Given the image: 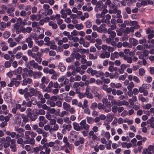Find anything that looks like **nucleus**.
I'll return each mask as SVG.
<instances>
[{
  "mask_svg": "<svg viewBox=\"0 0 154 154\" xmlns=\"http://www.w3.org/2000/svg\"><path fill=\"white\" fill-rule=\"evenodd\" d=\"M105 5L108 6L110 9L109 10V13L110 14L115 13L116 11V7L114 4L112 3L110 0H106Z\"/></svg>",
  "mask_w": 154,
  "mask_h": 154,
  "instance_id": "nucleus-1",
  "label": "nucleus"
},
{
  "mask_svg": "<svg viewBox=\"0 0 154 154\" xmlns=\"http://www.w3.org/2000/svg\"><path fill=\"white\" fill-rule=\"evenodd\" d=\"M72 11L70 9L67 8L65 9H62L60 11L62 18H66L67 15L71 14Z\"/></svg>",
  "mask_w": 154,
  "mask_h": 154,
  "instance_id": "nucleus-2",
  "label": "nucleus"
},
{
  "mask_svg": "<svg viewBox=\"0 0 154 154\" xmlns=\"http://www.w3.org/2000/svg\"><path fill=\"white\" fill-rule=\"evenodd\" d=\"M78 133L75 131H72L69 134V137L70 140L74 142L75 139H76L78 137Z\"/></svg>",
  "mask_w": 154,
  "mask_h": 154,
  "instance_id": "nucleus-3",
  "label": "nucleus"
},
{
  "mask_svg": "<svg viewBox=\"0 0 154 154\" xmlns=\"http://www.w3.org/2000/svg\"><path fill=\"white\" fill-rule=\"evenodd\" d=\"M103 2L101 1H99L96 4V7L94 8V10L96 12H98L99 11L102 10L103 6L102 5Z\"/></svg>",
  "mask_w": 154,
  "mask_h": 154,
  "instance_id": "nucleus-4",
  "label": "nucleus"
},
{
  "mask_svg": "<svg viewBox=\"0 0 154 154\" xmlns=\"http://www.w3.org/2000/svg\"><path fill=\"white\" fill-rule=\"evenodd\" d=\"M79 124L84 129L88 130L89 129L90 126L86 123L85 120H82L80 123Z\"/></svg>",
  "mask_w": 154,
  "mask_h": 154,
  "instance_id": "nucleus-5",
  "label": "nucleus"
},
{
  "mask_svg": "<svg viewBox=\"0 0 154 154\" xmlns=\"http://www.w3.org/2000/svg\"><path fill=\"white\" fill-rule=\"evenodd\" d=\"M88 101L86 99H85L83 101V104L82 105L81 102H79L78 107H82V109H84L85 108H87L88 106Z\"/></svg>",
  "mask_w": 154,
  "mask_h": 154,
  "instance_id": "nucleus-6",
  "label": "nucleus"
},
{
  "mask_svg": "<svg viewBox=\"0 0 154 154\" xmlns=\"http://www.w3.org/2000/svg\"><path fill=\"white\" fill-rule=\"evenodd\" d=\"M20 83V82L18 81L11 79L10 83L8 84V86L9 87H12L14 85L15 87H17Z\"/></svg>",
  "mask_w": 154,
  "mask_h": 154,
  "instance_id": "nucleus-7",
  "label": "nucleus"
},
{
  "mask_svg": "<svg viewBox=\"0 0 154 154\" xmlns=\"http://www.w3.org/2000/svg\"><path fill=\"white\" fill-rule=\"evenodd\" d=\"M88 137L89 138H91L94 141L97 140V135L94 133V132L90 131L88 133Z\"/></svg>",
  "mask_w": 154,
  "mask_h": 154,
  "instance_id": "nucleus-8",
  "label": "nucleus"
},
{
  "mask_svg": "<svg viewBox=\"0 0 154 154\" xmlns=\"http://www.w3.org/2000/svg\"><path fill=\"white\" fill-rule=\"evenodd\" d=\"M31 50H29L27 51V54L29 56H31L33 58H35V56H38L39 54L40 55V53L38 52L37 53H33Z\"/></svg>",
  "mask_w": 154,
  "mask_h": 154,
  "instance_id": "nucleus-9",
  "label": "nucleus"
},
{
  "mask_svg": "<svg viewBox=\"0 0 154 154\" xmlns=\"http://www.w3.org/2000/svg\"><path fill=\"white\" fill-rule=\"evenodd\" d=\"M15 8L13 7H11L8 8L6 11L7 13L8 14V15L11 17H14V11Z\"/></svg>",
  "mask_w": 154,
  "mask_h": 154,
  "instance_id": "nucleus-10",
  "label": "nucleus"
},
{
  "mask_svg": "<svg viewBox=\"0 0 154 154\" xmlns=\"http://www.w3.org/2000/svg\"><path fill=\"white\" fill-rule=\"evenodd\" d=\"M25 41L27 43L28 46L29 48H31L32 47L33 42L31 37H29L26 38Z\"/></svg>",
  "mask_w": 154,
  "mask_h": 154,
  "instance_id": "nucleus-11",
  "label": "nucleus"
},
{
  "mask_svg": "<svg viewBox=\"0 0 154 154\" xmlns=\"http://www.w3.org/2000/svg\"><path fill=\"white\" fill-rule=\"evenodd\" d=\"M85 141L84 138L83 137H80L79 140H76L74 142V144L76 146H78L80 144H83Z\"/></svg>",
  "mask_w": 154,
  "mask_h": 154,
  "instance_id": "nucleus-12",
  "label": "nucleus"
},
{
  "mask_svg": "<svg viewBox=\"0 0 154 154\" xmlns=\"http://www.w3.org/2000/svg\"><path fill=\"white\" fill-rule=\"evenodd\" d=\"M30 17V20L32 21L35 20L38 21L40 20L41 18L40 15L38 14H32L31 15Z\"/></svg>",
  "mask_w": 154,
  "mask_h": 154,
  "instance_id": "nucleus-13",
  "label": "nucleus"
},
{
  "mask_svg": "<svg viewBox=\"0 0 154 154\" xmlns=\"http://www.w3.org/2000/svg\"><path fill=\"white\" fill-rule=\"evenodd\" d=\"M129 42L131 45L134 46H136L138 43L137 40L133 38H130Z\"/></svg>",
  "mask_w": 154,
  "mask_h": 154,
  "instance_id": "nucleus-14",
  "label": "nucleus"
},
{
  "mask_svg": "<svg viewBox=\"0 0 154 154\" xmlns=\"http://www.w3.org/2000/svg\"><path fill=\"white\" fill-rule=\"evenodd\" d=\"M29 93L32 94V96H35L37 95V94L39 91L36 89L32 87H31L29 88Z\"/></svg>",
  "mask_w": 154,
  "mask_h": 154,
  "instance_id": "nucleus-15",
  "label": "nucleus"
},
{
  "mask_svg": "<svg viewBox=\"0 0 154 154\" xmlns=\"http://www.w3.org/2000/svg\"><path fill=\"white\" fill-rule=\"evenodd\" d=\"M15 131H17L18 133V134H20V137H23L24 136V129L21 128H18L16 127H15Z\"/></svg>",
  "mask_w": 154,
  "mask_h": 154,
  "instance_id": "nucleus-16",
  "label": "nucleus"
},
{
  "mask_svg": "<svg viewBox=\"0 0 154 154\" xmlns=\"http://www.w3.org/2000/svg\"><path fill=\"white\" fill-rule=\"evenodd\" d=\"M8 42L9 44L10 47H13L17 45V43L16 42H14L13 40L11 38H9Z\"/></svg>",
  "mask_w": 154,
  "mask_h": 154,
  "instance_id": "nucleus-17",
  "label": "nucleus"
},
{
  "mask_svg": "<svg viewBox=\"0 0 154 154\" xmlns=\"http://www.w3.org/2000/svg\"><path fill=\"white\" fill-rule=\"evenodd\" d=\"M23 79H24L23 81L22 85H26L27 84H30L32 82V79L29 78Z\"/></svg>",
  "mask_w": 154,
  "mask_h": 154,
  "instance_id": "nucleus-18",
  "label": "nucleus"
},
{
  "mask_svg": "<svg viewBox=\"0 0 154 154\" xmlns=\"http://www.w3.org/2000/svg\"><path fill=\"white\" fill-rule=\"evenodd\" d=\"M107 32L108 34L110 35L109 37L114 39L115 37L116 36V32L114 31H112L110 29H108Z\"/></svg>",
  "mask_w": 154,
  "mask_h": 154,
  "instance_id": "nucleus-19",
  "label": "nucleus"
},
{
  "mask_svg": "<svg viewBox=\"0 0 154 154\" xmlns=\"http://www.w3.org/2000/svg\"><path fill=\"white\" fill-rule=\"evenodd\" d=\"M138 100L142 102H147L149 101L148 98L144 97L142 94L139 95L138 97Z\"/></svg>",
  "mask_w": 154,
  "mask_h": 154,
  "instance_id": "nucleus-20",
  "label": "nucleus"
},
{
  "mask_svg": "<svg viewBox=\"0 0 154 154\" xmlns=\"http://www.w3.org/2000/svg\"><path fill=\"white\" fill-rule=\"evenodd\" d=\"M72 125L74 129L77 131H79L82 130L81 128L79 126V124L77 123L74 122L72 123Z\"/></svg>",
  "mask_w": 154,
  "mask_h": 154,
  "instance_id": "nucleus-21",
  "label": "nucleus"
},
{
  "mask_svg": "<svg viewBox=\"0 0 154 154\" xmlns=\"http://www.w3.org/2000/svg\"><path fill=\"white\" fill-rule=\"evenodd\" d=\"M84 86V83L82 82H75L73 84L74 88H78L79 87H83Z\"/></svg>",
  "mask_w": 154,
  "mask_h": 154,
  "instance_id": "nucleus-22",
  "label": "nucleus"
},
{
  "mask_svg": "<svg viewBox=\"0 0 154 154\" xmlns=\"http://www.w3.org/2000/svg\"><path fill=\"white\" fill-rule=\"evenodd\" d=\"M101 135L102 136L105 137L107 140H109L111 137L110 133L108 131H102Z\"/></svg>",
  "mask_w": 154,
  "mask_h": 154,
  "instance_id": "nucleus-23",
  "label": "nucleus"
},
{
  "mask_svg": "<svg viewBox=\"0 0 154 154\" xmlns=\"http://www.w3.org/2000/svg\"><path fill=\"white\" fill-rule=\"evenodd\" d=\"M121 145L122 148L126 147L127 149H129L132 146L131 143H128L126 142H124L122 143Z\"/></svg>",
  "mask_w": 154,
  "mask_h": 154,
  "instance_id": "nucleus-24",
  "label": "nucleus"
},
{
  "mask_svg": "<svg viewBox=\"0 0 154 154\" xmlns=\"http://www.w3.org/2000/svg\"><path fill=\"white\" fill-rule=\"evenodd\" d=\"M42 73L39 71L34 72L33 74V78L34 79L38 78H39L42 76Z\"/></svg>",
  "mask_w": 154,
  "mask_h": 154,
  "instance_id": "nucleus-25",
  "label": "nucleus"
},
{
  "mask_svg": "<svg viewBox=\"0 0 154 154\" xmlns=\"http://www.w3.org/2000/svg\"><path fill=\"white\" fill-rule=\"evenodd\" d=\"M63 107L64 109L67 111L69 110L71 107L70 105L66 102H64L63 103Z\"/></svg>",
  "mask_w": 154,
  "mask_h": 154,
  "instance_id": "nucleus-26",
  "label": "nucleus"
},
{
  "mask_svg": "<svg viewBox=\"0 0 154 154\" xmlns=\"http://www.w3.org/2000/svg\"><path fill=\"white\" fill-rule=\"evenodd\" d=\"M132 98L129 100L128 101L131 105H133L134 104V102L137 101V98L136 96H132Z\"/></svg>",
  "mask_w": 154,
  "mask_h": 154,
  "instance_id": "nucleus-27",
  "label": "nucleus"
},
{
  "mask_svg": "<svg viewBox=\"0 0 154 154\" xmlns=\"http://www.w3.org/2000/svg\"><path fill=\"white\" fill-rule=\"evenodd\" d=\"M48 25L49 26H51L52 28L54 29H56L58 27L57 24L52 21L49 22Z\"/></svg>",
  "mask_w": 154,
  "mask_h": 154,
  "instance_id": "nucleus-28",
  "label": "nucleus"
},
{
  "mask_svg": "<svg viewBox=\"0 0 154 154\" xmlns=\"http://www.w3.org/2000/svg\"><path fill=\"white\" fill-rule=\"evenodd\" d=\"M124 59L125 60H127L128 63H131L132 62V58L128 56H125L124 57Z\"/></svg>",
  "mask_w": 154,
  "mask_h": 154,
  "instance_id": "nucleus-29",
  "label": "nucleus"
},
{
  "mask_svg": "<svg viewBox=\"0 0 154 154\" xmlns=\"http://www.w3.org/2000/svg\"><path fill=\"white\" fill-rule=\"evenodd\" d=\"M23 37V35L21 34H20L17 37H16L14 38V40L17 43L19 44Z\"/></svg>",
  "mask_w": 154,
  "mask_h": 154,
  "instance_id": "nucleus-30",
  "label": "nucleus"
},
{
  "mask_svg": "<svg viewBox=\"0 0 154 154\" xmlns=\"http://www.w3.org/2000/svg\"><path fill=\"white\" fill-rule=\"evenodd\" d=\"M54 83L52 81L49 82L48 86L47 87V89L48 91V92H50L51 90V88L53 86Z\"/></svg>",
  "mask_w": 154,
  "mask_h": 154,
  "instance_id": "nucleus-31",
  "label": "nucleus"
},
{
  "mask_svg": "<svg viewBox=\"0 0 154 154\" xmlns=\"http://www.w3.org/2000/svg\"><path fill=\"white\" fill-rule=\"evenodd\" d=\"M37 56V57H36V56H35V58H34V59H35V60L40 64L41 63L42 60V58L41 57L42 54H40V55L39 54Z\"/></svg>",
  "mask_w": 154,
  "mask_h": 154,
  "instance_id": "nucleus-32",
  "label": "nucleus"
},
{
  "mask_svg": "<svg viewBox=\"0 0 154 154\" xmlns=\"http://www.w3.org/2000/svg\"><path fill=\"white\" fill-rule=\"evenodd\" d=\"M103 109H104V111L106 113H108L110 112L111 111L110 104V103L109 104V106H108L107 104L105 106H104Z\"/></svg>",
  "mask_w": 154,
  "mask_h": 154,
  "instance_id": "nucleus-33",
  "label": "nucleus"
},
{
  "mask_svg": "<svg viewBox=\"0 0 154 154\" xmlns=\"http://www.w3.org/2000/svg\"><path fill=\"white\" fill-rule=\"evenodd\" d=\"M22 68L21 67H19L17 69L15 70L14 71V74L15 75H17L18 74H20L22 72Z\"/></svg>",
  "mask_w": 154,
  "mask_h": 154,
  "instance_id": "nucleus-34",
  "label": "nucleus"
},
{
  "mask_svg": "<svg viewBox=\"0 0 154 154\" xmlns=\"http://www.w3.org/2000/svg\"><path fill=\"white\" fill-rule=\"evenodd\" d=\"M63 142L65 143V146L66 147H68L69 146V143L68 141V138L66 137H64L63 139Z\"/></svg>",
  "mask_w": 154,
  "mask_h": 154,
  "instance_id": "nucleus-35",
  "label": "nucleus"
},
{
  "mask_svg": "<svg viewBox=\"0 0 154 154\" xmlns=\"http://www.w3.org/2000/svg\"><path fill=\"white\" fill-rule=\"evenodd\" d=\"M75 28L77 30H80L84 28V26L82 23L79 24H77L75 25Z\"/></svg>",
  "mask_w": 154,
  "mask_h": 154,
  "instance_id": "nucleus-36",
  "label": "nucleus"
},
{
  "mask_svg": "<svg viewBox=\"0 0 154 154\" xmlns=\"http://www.w3.org/2000/svg\"><path fill=\"white\" fill-rule=\"evenodd\" d=\"M39 88L42 89L43 92H48V91L47 89V87L45 88V85L44 83H42L39 85Z\"/></svg>",
  "mask_w": 154,
  "mask_h": 154,
  "instance_id": "nucleus-37",
  "label": "nucleus"
},
{
  "mask_svg": "<svg viewBox=\"0 0 154 154\" xmlns=\"http://www.w3.org/2000/svg\"><path fill=\"white\" fill-rule=\"evenodd\" d=\"M21 122V118L19 117L15 116L14 118V122L15 124L18 125L20 124Z\"/></svg>",
  "mask_w": 154,
  "mask_h": 154,
  "instance_id": "nucleus-38",
  "label": "nucleus"
},
{
  "mask_svg": "<svg viewBox=\"0 0 154 154\" xmlns=\"http://www.w3.org/2000/svg\"><path fill=\"white\" fill-rule=\"evenodd\" d=\"M34 72H33L32 70H29L27 73V75L25 76V78H26L27 77H32V76H33Z\"/></svg>",
  "mask_w": 154,
  "mask_h": 154,
  "instance_id": "nucleus-39",
  "label": "nucleus"
},
{
  "mask_svg": "<svg viewBox=\"0 0 154 154\" xmlns=\"http://www.w3.org/2000/svg\"><path fill=\"white\" fill-rule=\"evenodd\" d=\"M24 97L26 101H29L30 100V98L32 97L30 95L29 92H27L24 94Z\"/></svg>",
  "mask_w": 154,
  "mask_h": 154,
  "instance_id": "nucleus-40",
  "label": "nucleus"
},
{
  "mask_svg": "<svg viewBox=\"0 0 154 154\" xmlns=\"http://www.w3.org/2000/svg\"><path fill=\"white\" fill-rule=\"evenodd\" d=\"M28 116L30 118L29 121L30 122L34 121L37 119V117L36 116L32 115V114Z\"/></svg>",
  "mask_w": 154,
  "mask_h": 154,
  "instance_id": "nucleus-41",
  "label": "nucleus"
},
{
  "mask_svg": "<svg viewBox=\"0 0 154 154\" xmlns=\"http://www.w3.org/2000/svg\"><path fill=\"white\" fill-rule=\"evenodd\" d=\"M60 70L61 72L64 71L66 69L65 66L61 63H60L58 65Z\"/></svg>",
  "mask_w": 154,
  "mask_h": 154,
  "instance_id": "nucleus-42",
  "label": "nucleus"
},
{
  "mask_svg": "<svg viewBox=\"0 0 154 154\" xmlns=\"http://www.w3.org/2000/svg\"><path fill=\"white\" fill-rule=\"evenodd\" d=\"M41 82L42 83L47 84L49 81V80L46 79L45 76L42 77L41 79Z\"/></svg>",
  "mask_w": 154,
  "mask_h": 154,
  "instance_id": "nucleus-43",
  "label": "nucleus"
},
{
  "mask_svg": "<svg viewBox=\"0 0 154 154\" xmlns=\"http://www.w3.org/2000/svg\"><path fill=\"white\" fill-rule=\"evenodd\" d=\"M23 71L24 72V73L22 75V77L23 78H25V76L27 75V73L28 72L29 70L28 69L26 68H23Z\"/></svg>",
  "mask_w": 154,
  "mask_h": 154,
  "instance_id": "nucleus-44",
  "label": "nucleus"
},
{
  "mask_svg": "<svg viewBox=\"0 0 154 154\" xmlns=\"http://www.w3.org/2000/svg\"><path fill=\"white\" fill-rule=\"evenodd\" d=\"M134 87V83L132 82H131L129 84V85L127 86V88L129 91H131L132 88Z\"/></svg>",
  "mask_w": 154,
  "mask_h": 154,
  "instance_id": "nucleus-45",
  "label": "nucleus"
},
{
  "mask_svg": "<svg viewBox=\"0 0 154 154\" xmlns=\"http://www.w3.org/2000/svg\"><path fill=\"white\" fill-rule=\"evenodd\" d=\"M59 76V73H55L51 76V78L54 80H56L57 79V77Z\"/></svg>",
  "mask_w": 154,
  "mask_h": 154,
  "instance_id": "nucleus-46",
  "label": "nucleus"
},
{
  "mask_svg": "<svg viewBox=\"0 0 154 154\" xmlns=\"http://www.w3.org/2000/svg\"><path fill=\"white\" fill-rule=\"evenodd\" d=\"M30 134V131H26L25 132V139L28 140L30 138V137H29Z\"/></svg>",
  "mask_w": 154,
  "mask_h": 154,
  "instance_id": "nucleus-47",
  "label": "nucleus"
},
{
  "mask_svg": "<svg viewBox=\"0 0 154 154\" xmlns=\"http://www.w3.org/2000/svg\"><path fill=\"white\" fill-rule=\"evenodd\" d=\"M68 114L69 113L66 111H63L59 115V116L62 118L63 117L65 116L68 115Z\"/></svg>",
  "mask_w": 154,
  "mask_h": 154,
  "instance_id": "nucleus-48",
  "label": "nucleus"
},
{
  "mask_svg": "<svg viewBox=\"0 0 154 154\" xmlns=\"http://www.w3.org/2000/svg\"><path fill=\"white\" fill-rule=\"evenodd\" d=\"M88 57L89 60H94L97 58V56H94L93 54L91 53L89 54Z\"/></svg>",
  "mask_w": 154,
  "mask_h": 154,
  "instance_id": "nucleus-49",
  "label": "nucleus"
},
{
  "mask_svg": "<svg viewBox=\"0 0 154 154\" xmlns=\"http://www.w3.org/2000/svg\"><path fill=\"white\" fill-rule=\"evenodd\" d=\"M138 73L140 76L144 75L145 73V70L143 68H140L139 70Z\"/></svg>",
  "mask_w": 154,
  "mask_h": 154,
  "instance_id": "nucleus-50",
  "label": "nucleus"
},
{
  "mask_svg": "<svg viewBox=\"0 0 154 154\" xmlns=\"http://www.w3.org/2000/svg\"><path fill=\"white\" fill-rule=\"evenodd\" d=\"M98 104L96 102H94L91 103L90 108L92 110H94L97 107Z\"/></svg>",
  "mask_w": 154,
  "mask_h": 154,
  "instance_id": "nucleus-51",
  "label": "nucleus"
},
{
  "mask_svg": "<svg viewBox=\"0 0 154 154\" xmlns=\"http://www.w3.org/2000/svg\"><path fill=\"white\" fill-rule=\"evenodd\" d=\"M21 116L23 119V120L24 122L26 123L28 121V118L25 115L23 114H22L21 115Z\"/></svg>",
  "mask_w": 154,
  "mask_h": 154,
  "instance_id": "nucleus-52",
  "label": "nucleus"
},
{
  "mask_svg": "<svg viewBox=\"0 0 154 154\" xmlns=\"http://www.w3.org/2000/svg\"><path fill=\"white\" fill-rule=\"evenodd\" d=\"M32 104L33 105H35L37 103V101L36 98L34 97H32L30 100Z\"/></svg>",
  "mask_w": 154,
  "mask_h": 154,
  "instance_id": "nucleus-53",
  "label": "nucleus"
},
{
  "mask_svg": "<svg viewBox=\"0 0 154 154\" xmlns=\"http://www.w3.org/2000/svg\"><path fill=\"white\" fill-rule=\"evenodd\" d=\"M128 36L127 35H124L122 37L120 38V40L121 41H124L128 40Z\"/></svg>",
  "mask_w": 154,
  "mask_h": 154,
  "instance_id": "nucleus-54",
  "label": "nucleus"
},
{
  "mask_svg": "<svg viewBox=\"0 0 154 154\" xmlns=\"http://www.w3.org/2000/svg\"><path fill=\"white\" fill-rule=\"evenodd\" d=\"M152 107V105L150 103H147L145 106H143V109H150Z\"/></svg>",
  "mask_w": 154,
  "mask_h": 154,
  "instance_id": "nucleus-55",
  "label": "nucleus"
},
{
  "mask_svg": "<svg viewBox=\"0 0 154 154\" xmlns=\"http://www.w3.org/2000/svg\"><path fill=\"white\" fill-rule=\"evenodd\" d=\"M93 93L94 94V97H97L98 99L100 100L102 98V95L101 94L97 92L95 93Z\"/></svg>",
  "mask_w": 154,
  "mask_h": 154,
  "instance_id": "nucleus-56",
  "label": "nucleus"
},
{
  "mask_svg": "<svg viewBox=\"0 0 154 154\" xmlns=\"http://www.w3.org/2000/svg\"><path fill=\"white\" fill-rule=\"evenodd\" d=\"M84 109L83 112L85 114H86L88 115H90V114L91 111L89 108L87 107L86 108H85Z\"/></svg>",
  "mask_w": 154,
  "mask_h": 154,
  "instance_id": "nucleus-57",
  "label": "nucleus"
},
{
  "mask_svg": "<svg viewBox=\"0 0 154 154\" xmlns=\"http://www.w3.org/2000/svg\"><path fill=\"white\" fill-rule=\"evenodd\" d=\"M10 33L8 31H6L3 34V37L4 38H7L10 36Z\"/></svg>",
  "mask_w": 154,
  "mask_h": 154,
  "instance_id": "nucleus-58",
  "label": "nucleus"
},
{
  "mask_svg": "<svg viewBox=\"0 0 154 154\" xmlns=\"http://www.w3.org/2000/svg\"><path fill=\"white\" fill-rule=\"evenodd\" d=\"M54 142L51 141L49 143H46L45 145L48 147H52L54 146Z\"/></svg>",
  "mask_w": 154,
  "mask_h": 154,
  "instance_id": "nucleus-59",
  "label": "nucleus"
},
{
  "mask_svg": "<svg viewBox=\"0 0 154 154\" xmlns=\"http://www.w3.org/2000/svg\"><path fill=\"white\" fill-rule=\"evenodd\" d=\"M35 42L36 44L40 46H42L44 43L43 40L36 41Z\"/></svg>",
  "mask_w": 154,
  "mask_h": 154,
  "instance_id": "nucleus-60",
  "label": "nucleus"
},
{
  "mask_svg": "<svg viewBox=\"0 0 154 154\" xmlns=\"http://www.w3.org/2000/svg\"><path fill=\"white\" fill-rule=\"evenodd\" d=\"M45 149V152H46V154H50L51 152V149L48 147H47L45 145V147H44Z\"/></svg>",
  "mask_w": 154,
  "mask_h": 154,
  "instance_id": "nucleus-61",
  "label": "nucleus"
},
{
  "mask_svg": "<svg viewBox=\"0 0 154 154\" xmlns=\"http://www.w3.org/2000/svg\"><path fill=\"white\" fill-rule=\"evenodd\" d=\"M96 76L97 77H100L101 76H103L104 75V73L101 71H97Z\"/></svg>",
  "mask_w": 154,
  "mask_h": 154,
  "instance_id": "nucleus-62",
  "label": "nucleus"
},
{
  "mask_svg": "<svg viewBox=\"0 0 154 154\" xmlns=\"http://www.w3.org/2000/svg\"><path fill=\"white\" fill-rule=\"evenodd\" d=\"M12 114L10 113H9L7 116H6L5 117V121L6 122L8 121L9 120L10 118L12 117Z\"/></svg>",
  "mask_w": 154,
  "mask_h": 154,
  "instance_id": "nucleus-63",
  "label": "nucleus"
},
{
  "mask_svg": "<svg viewBox=\"0 0 154 154\" xmlns=\"http://www.w3.org/2000/svg\"><path fill=\"white\" fill-rule=\"evenodd\" d=\"M56 121L59 124L62 125L63 123V119L61 118H58Z\"/></svg>",
  "mask_w": 154,
  "mask_h": 154,
  "instance_id": "nucleus-64",
  "label": "nucleus"
}]
</instances>
